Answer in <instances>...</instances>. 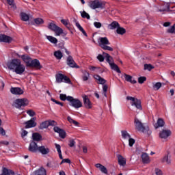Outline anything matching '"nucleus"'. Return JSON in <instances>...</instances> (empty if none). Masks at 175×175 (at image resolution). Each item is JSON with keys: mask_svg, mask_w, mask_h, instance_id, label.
<instances>
[{"mask_svg": "<svg viewBox=\"0 0 175 175\" xmlns=\"http://www.w3.org/2000/svg\"><path fill=\"white\" fill-rule=\"evenodd\" d=\"M122 137H123V139H129L131 135H129L126 131H122Z\"/></svg>", "mask_w": 175, "mask_h": 175, "instance_id": "79ce46f5", "label": "nucleus"}, {"mask_svg": "<svg viewBox=\"0 0 175 175\" xmlns=\"http://www.w3.org/2000/svg\"><path fill=\"white\" fill-rule=\"evenodd\" d=\"M95 166L97 167V169H99L102 173H104V174H107V168H106L105 165L100 163H97L95 165Z\"/></svg>", "mask_w": 175, "mask_h": 175, "instance_id": "5701e85b", "label": "nucleus"}, {"mask_svg": "<svg viewBox=\"0 0 175 175\" xmlns=\"http://www.w3.org/2000/svg\"><path fill=\"white\" fill-rule=\"evenodd\" d=\"M162 162L167 163V165H170V163H172L171 157L169 156V154L165 156L162 159Z\"/></svg>", "mask_w": 175, "mask_h": 175, "instance_id": "473e14b6", "label": "nucleus"}, {"mask_svg": "<svg viewBox=\"0 0 175 175\" xmlns=\"http://www.w3.org/2000/svg\"><path fill=\"white\" fill-rule=\"evenodd\" d=\"M127 100H131V106H135L139 110H142V102L137 98H135L132 96H127Z\"/></svg>", "mask_w": 175, "mask_h": 175, "instance_id": "9d476101", "label": "nucleus"}, {"mask_svg": "<svg viewBox=\"0 0 175 175\" xmlns=\"http://www.w3.org/2000/svg\"><path fill=\"white\" fill-rule=\"evenodd\" d=\"M159 12H170V3H165L161 6Z\"/></svg>", "mask_w": 175, "mask_h": 175, "instance_id": "4be33fe9", "label": "nucleus"}, {"mask_svg": "<svg viewBox=\"0 0 175 175\" xmlns=\"http://www.w3.org/2000/svg\"><path fill=\"white\" fill-rule=\"evenodd\" d=\"M75 144H76V142H75V140L70 139V140L69 141V144H68V146H69L70 147H75Z\"/></svg>", "mask_w": 175, "mask_h": 175, "instance_id": "bf43d9fd", "label": "nucleus"}, {"mask_svg": "<svg viewBox=\"0 0 175 175\" xmlns=\"http://www.w3.org/2000/svg\"><path fill=\"white\" fill-rule=\"evenodd\" d=\"M142 159L144 163H150V157H148V154H147L146 153H143L142 154Z\"/></svg>", "mask_w": 175, "mask_h": 175, "instance_id": "cd10ccee", "label": "nucleus"}, {"mask_svg": "<svg viewBox=\"0 0 175 175\" xmlns=\"http://www.w3.org/2000/svg\"><path fill=\"white\" fill-rule=\"evenodd\" d=\"M14 174V172L5 167H2V172L0 175H11Z\"/></svg>", "mask_w": 175, "mask_h": 175, "instance_id": "a878e982", "label": "nucleus"}, {"mask_svg": "<svg viewBox=\"0 0 175 175\" xmlns=\"http://www.w3.org/2000/svg\"><path fill=\"white\" fill-rule=\"evenodd\" d=\"M98 46L103 49V50H108V51H113V48L109 46L110 44V42L107 37H100L98 39Z\"/></svg>", "mask_w": 175, "mask_h": 175, "instance_id": "7ed1b4c3", "label": "nucleus"}, {"mask_svg": "<svg viewBox=\"0 0 175 175\" xmlns=\"http://www.w3.org/2000/svg\"><path fill=\"white\" fill-rule=\"evenodd\" d=\"M147 80V78L146 77H141L138 78V83L139 84H143V83H144V81H146Z\"/></svg>", "mask_w": 175, "mask_h": 175, "instance_id": "8fccbe9b", "label": "nucleus"}, {"mask_svg": "<svg viewBox=\"0 0 175 175\" xmlns=\"http://www.w3.org/2000/svg\"><path fill=\"white\" fill-rule=\"evenodd\" d=\"M10 92L12 93L13 95H23L24 94V90L20 88H12L10 89Z\"/></svg>", "mask_w": 175, "mask_h": 175, "instance_id": "6ab92c4d", "label": "nucleus"}, {"mask_svg": "<svg viewBox=\"0 0 175 175\" xmlns=\"http://www.w3.org/2000/svg\"><path fill=\"white\" fill-rule=\"evenodd\" d=\"M27 135H28V131H27L25 130H23L22 133H21L22 137H25V136H27Z\"/></svg>", "mask_w": 175, "mask_h": 175, "instance_id": "338daca9", "label": "nucleus"}, {"mask_svg": "<svg viewBox=\"0 0 175 175\" xmlns=\"http://www.w3.org/2000/svg\"><path fill=\"white\" fill-rule=\"evenodd\" d=\"M29 103V101L27 98H18L14 100L12 106L16 107V109H21L23 107L28 106Z\"/></svg>", "mask_w": 175, "mask_h": 175, "instance_id": "39448f33", "label": "nucleus"}, {"mask_svg": "<svg viewBox=\"0 0 175 175\" xmlns=\"http://www.w3.org/2000/svg\"><path fill=\"white\" fill-rule=\"evenodd\" d=\"M49 122V126H54L55 125H57V122L54 120H48Z\"/></svg>", "mask_w": 175, "mask_h": 175, "instance_id": "e2e57ef3", "label": "nucleus"}, {"mask_svg": "<svg viewBox=\"0 0 175 175\" xmlns=\"http://www.w3.org/2000/svg\"><path fill=\"white\" fill-rule=\"evenodd\" d=\"M54 132L59 134V137L62 139H65L66 137V132L64 131V129H62L61 128L58 126H55L53 128Z\"/></svg>", "mask_w": 175, "mask_h": 175, "instance_id": "9b49d317", "label": "nucleus"}, {"mask_svg": "<svg viewBox=\"0 0 175 175\" xmlns=\"http://www.w3.org/2000/svg\"><path fill=\"white\" fill-rule=\"evenodd\" d=\"M0 144H3V146H9V142H8V141H1V142H0Z\"/></svg>", "mask_w": 175, "mask_h": 175, "instance_id": "774afa93", "label": "nucleus"}, {"mask_svg": "<svg viewBox=\"0 0 175 175\" xmlns=\"http://www.w3.org/2000/svg\"><path fill=\"white\" fill-rule=\"evenodd\" d=\"M62 163H70V159H64L62 161V162L60 163V165H62Z\"/></svg>", "mask_w": 175, "mask_h": 175, "instance_id": "680f3d73", "label": "nucleus"}, {"mask_svg": "<svg viewBox=\"0 0 175 175\" xmlns=\"http://www.w3.org/2000/svg\"><path fill=\"white\" fill-rule=\"evenodd\" d=\"M46 170L43 167H40V169L34 172V175H46Z\"/></svg>", "mask_w": 175, "mask_h": 175, "instance_id": "c85d7f7f", "label": "nucleus"}, {"mask_svg": "<svg viewBox=\"0 0 175 175\" xmlns=\"http://www.w3.org/2000/svg\"><path fill=\"white\" fill-rule=\"evenodd\" d=\"M27 114H28L30 117H33L36 113L33 111V110L30 109L27 111Z\"/></svg>", "mask_w": 175, "mask_h": 175, "instance_id": "864d4df0", "label": "nucleus"}, {"mask_svg": "<svg viewBox=\"0 0 175 175\" xmlns=\"http://www.w3.org/2000/svg\"><path fill=\"white\" fill-rule=\"evenodd\" d=\"M56 83H67L68 84H70V79L64 74H57L55 75Z\"/></svg>", "mask_w": 175, "mask_h": 175, "instance_id": "1a4fd4ad", "label": "nucleus"}, {"mask_svg": "<svg viewBox=\"0 0 175 175\" xmlns=\"http://www.w3.org/2000/svg\"><path fill=\"white\" fill-rule=\"evenodd\" d=\"M161 87H162V83H161V82H157L153 85V88L157 91H158Z\"/></svg>", "mask_w": 175, "mask_h": 175, "instance_id": "de8ad7c7", "label": "nucleus"}, {"mask_svg": "<svg viewBox=\"0 0 175 175\" xmlns=\"http://www.w3.org/2000/svg\"><path fill=\"white\" fill-rule=\"evenodd\" d=\"M135 129L139 132H142L146 135H151V131L148 129V126L143 124L138 118H135L134 120Z\"/></svg>", "mask_w": 175, "mask_h": 175, "instance_id": "f03ea898", "label": "nucleus"}, {"mask_svg": "<svg viewBox=\"0 0 175 175\" xmlns=\"http://www.w3.org/2000/svg\"><path fill=\"white\" fill-rule=\"evenodd\" d=\"M108 88H109V86H107V85L106 84L103 85V94L104 96H105V98H107V92Z\"/></svg>", "mask_w": 175, "mask_h": 175, "instance_id": "c03bdc74", "label": "nucleus"}, {"mask_svg": "<svg viewBox=\"0 0 175 175\" xmlns=\"http://www.w3.org/2000/svg\"><path fill=\"white\" fill-rule=\"evenodd\" d=\"M0 135H2V136H5L6 135V132L2 127H0Z\"/></svg>", "mask_w": 175, "mask_h": 175, "instance_id": "0e129e2a", "label": "nucleus"}, {"mask_svg": "<svg viewBox=\"0 0 175 175\" xmlns=\"http://www.w3.org/2000/svg\"><path fill=\"white\" fill-rule=\"evenodd\" d=\"M59 98L61 100H63L65 102V100H68V96H66V94H60Z\"/></svg>", "mask_w": 175, "mask_h": 175, "instance_id": "603ef678", "label": "nucleus"}, {"mask_svg": "<svg viewBox=\"0 0 175 175\" xmlns=\"http://www.w3.org/2000/svg\"><path fill=\"white\" fill-rule=\"evenodd\" d=\"M155 174L162 175V171L158 168L155 169Z\"/></svg>", "mask_w": 175, "mask_h": 175, "instance_id": "69168bd1", "label": "nucleus"}, {"mask_svg": "<svg viewBox=\"0 0 175 175\" xmlns=\"http://www.w3.org/2000/svg\"><path fill=\"white\" fill-rule=\"evenodd\" d=\"M8 3L11 6V9L16 10V5L14 4V0H7Z\"/></svg>", "mask_w": 175, "mask_h": 175, "instance_id": "a18cd8bd", "label": "nucleus"}, {"mask_svg": "<svg viewBox=\"0 0 175 175\" xmlns=\"http://www.w3.org/2000/svg\"><path fill=\"white\" fill-rule=\"evenodd\" d=\"M20 16L23 21H28L29 20V16L25 12H21Z\"/></svg>", "mask_w": 175, "mask_h": 175, "instance_id": "e433bc0d", "label": "nucleus"}, {"mask_svg": "<svg viewBox=\"0 0 175 175\" xmlns=\"http://www.w3.org/2000/svg\"><path fill=\"white\" fill-rule=\"evenodd\" d=\"M144 69L145 70H151L152 69H154V67L151 64H145Z\"/></svg>", "mask_w": 175, "mask_h": 175, "instance_id": "3c124183", "label": "nucleus"}, {"mask_svg": "<svg viewBox=\"0 0 175 175\" xmlns=\"http://www.w3.org/2000/svg\"><path fill=\"white\" fill-rule=\"evenodd\" d=\"M0 42H3V43H12V42H13V38L5 34H1Z\"/></svg>", "mask_w": 175, "mask_h": 175, "instance_id": "ddd939ff", "label": "nucleus"}, {"mask_svg": "<svg viewBox=\"0 0 175 175\" xmlns=\"http://www.w3.org/2000/svg\"><path fill=\"white\" fill-rule=\"evenodd\" d=\"M94 78L96 80H98V84H102L103 85L106 84V80L105 79H103L102 77L98 75H95L94 76Z\"/></svg>", "mask_w": 175, "mask_h": 175, "instance_id": "393cba45", "label": "nucleus"}, {"mask_svg": "<svg viewBox=\"0 0 175 175\" xmlns=\"http://www.w3.org/2000/svg\"><path fill=\"white\" fill-rule=\"evenodd\" d=\"M42 139V136L38 133H33V139L36 140V142H39Z\"/></svg>", "mask_w": 175, "mask_h": 175, "instance_id": "ea45409f", "label": "nucleus"}, {"mask_svg": "<svg viewBox=\"0 0 175 175\" xmlns=\"http://www.w3.org/2000/svg\"><path fill=\"white\" fill-rule=\"evenodd\" d=\"M39 150V147L38 146V144L35 142H31L29 146V151L31 152H36Z\"/></svg>", "mask_w": 175, "mask_h": 175, "instance_id": "a211bd4d", "label": "nucleus"}, {"mask_svg": "<svg viewBox=\"0 0 175 175\" xmlns=\"http://www.w3.org/2000/svg\"><path fill=\"white\" fill-rule=\"evenodd\" d=\"M118 162L120 166H125L126 165V159L124 158L122 155L118 154Z\"/></svg>", "mask_w": 175, "mask_h": 175, "instance_id": "412c9836", "label": "nucleus"}, {"mask_svg": "<svg viewBox=\"0 0 175 175\" xmlns=\"http://www.w3.org/2000/svg\"><path fill=\"white\" fill-rule=\"evenodd\" d=\"M67 100L70 102V106H72V107H75V109H80V107H83V103L77 98H74L73 97L68 96Z\"/></svg>", "mask_w": 175, "mask_h": 175, "instance_id": "0eeeda50", "label": "nucleus"}, {"mask_svg": "<svg viewBox=\"0 0 175 175\" xmlns=\"http://www.w3.org/2000/svg\"><path fill=\"white\" fill-rule=\"evenodd\" d=\"M61 23L67 28H69V22L65 19H62Z\"/></svg>", "mask_w": 175, "mask_h": 175, "instance_id": "5fc2aeb1", "label": "nucleus"}, {"mask_svg": "<svg viewBox=\"0 0 175 175\" xmlns=\"http://www.w3.org/2000/svg\"><path fill=\"white\" fill-rule=\"evenodd\" d=\"M46 38L51 43H53V44H57V43H58V40L55 37L51 36H46Z\"/></svg>", "mask_w": 175, "mask_h": 175, "instance_id": "7c9ffc66", "label": "nucleus"}, {"mask_svg": "<svg viewBox=\"0 0 175 175\" xmlns=\"http://www.w3.org/2000/svg\"><path fill=\"white\" fill-rule=\"evenodd\" d=\"M38 152L42 155H47L50 152V148L47 146H42L38 147Z\"/></svg>", "mask_w": 175, "mask_h": 175, "instance_id": "aec40b11", "label": "nucleus"}, {"mask_svg": "<svg viewBox=\"0 0 175 175\" xmlns=\"http://www.w3.org/2000/svg\"><path fill=\"white\" fill-rule=\"evenodd\" d=\"M53 55L57 59H61L62 57H64V54H62V52H61V51H55Z\"/></svg>", "mask_w": 175, "mask_h": 175, "instance_id": "f704fd0d", "label": "nucleus"}, {"mask_svg": "<svg viewBox=\"0 0 175 175\" xmlns=\"http://www.w3.org/2000/svg\"><path fill=\"white\" fill-rule=\"evenodd\" d=\"M165 126V121H163V119L159 118L157 120V123L154 124V128L156 129H158V128H162V126Z\"/></svg>", "mask_w": 175, "mask_h": 175, "instance_id": "b1692460", "label": "nucleus"}, {"mask_svg": "<svg viewBox=\"0 0 175 175\" xmlns=\"http://www.w3.org/2000/svg\"><path fill=\"white\" fill-rule=\"evenodd\" d=\"M7 66L10 70H13L16 75H23L25 72V66L21 63L19 59H13L7 63Z\"/></svg>", "mask_w": 175, "mask_h": 175, "instance_id": "f257e3e1", "label": "nucleus"}, {"mask_svg": "<svg viewBox=\"0 0 175 175\" xmlns=\"http://www.w3.org/2000/svg\"><path fill=\"white\" fill-rule=\"evenodd\" d=\"M89 79H90V72L85 70L83 71V75H82L83 81H88Z\"/></svg>", "mask_w": 175, "mask_h": 175, "instance_id": "c9c22d12", "label": "nucleus"}, {"mask_svg": "<svg viewBox=\"0 0 175 175\" xmlns=\"http://www.w3.org/2000/svg\"><path fill=\"white\" fill-rule=\"evenodd\" d=\"M34 23L36 25H40L41 24H43L44 21L41 18H37L34 19Z\"/></svg>", "mask_w": 175, "mask_h": 175, "instance_id": "49530a36", "label": "nucleus"}, {"mask_svg": "<svg viewBox=\"0 0 175 175\" xmlns=\"http://www.w3.org/2000/svg\"><path fill=\"white\" fill-rule=\"evenodd\" d=\"M103 54L105 57L106 61L111 66V68L113 69V70H116V72H117L118 73H120L121 70H120V68H118V66L114 64V60L113 59V57L110 56L109 53H103Z\"/></svg>", "mask_w": 175, "mask_h": 175, "instance_id": "20e7f679", "label": "nucleus"}, {"mask_svg": "<svg viewBox=\"0 0 175 175\" xmlns=\"http://www.w3.org/2000/svg\"><path fill=\"white\" fill-rule=\"evenodd\" d=\"M67 65L70 68H77V69L79 68V66L75 62L73 57L72 56H68L67 58Z\"/></svg>", "mask_w": 175, "mask_h": 175, "instance_id": "dca6fc26", "label": "nucleus"}, {"mask_svg": "<svg viewBox=\"0 0 175 175\" xmlns=\"http://www.w3.org/2000/svg\"><path fill=\"white\" fill-rule=\"evenodd\" d=\"M55 147L57 149V151L58 154L60 153V152H62L61 151V145H59L58 144H55Z\"/></svg>", "mask_w": 175, "mask_h": 175, "instance_id": "4d7b16f0", "label": "nucleus"}, {"mask_svg": "<svg viewBox=\"0 0 175 175\" xmlns=\"http://www.w3.org/2000/svg\"><path fill=\"white\" fill-rule=\"evenodd\" d=\"M67 120L70 124H74L75 125V126H79V122L77 121L73 120L72 118H71L70 116H68Z\"/></svg>", "mask_w": 175, "mask_h": 175, "instance_id": "a19ab883", "label": "nucleus"}, {"mask_svg": "<svg viewBox=\"0 0 175 175\" xmlns=\"http://www.w3.org/2000/svg\"><path fill=\"white\" fill-rule=\"evenodd\" d=\"M123 76L126 81L131 83V84H136L137 81L135 79H132V76L126 74H124Z\"/></svg>", "mask_w": 175, "mask_h": 175, "instance_id": "bb28decb", "label": "nucleus"}, {"mask_svg": "<svg viewBox=\"0 0 175 175\" xmlns=\"http://www.w3.org/2000/svg\"><path fill=\"white\" fill-rule=\"evenodd\" d=\"M135 144V139L133 138H129V145L130 147H133Z\"/></svg>", "mask_w": 175, "mask_h": 175, "instance_id": "6e6d98bb", "label": "nucleus"}, {"mask_svg": "<svg viewBox=\"0 0 175 175\" xmlns=\"http://www.w3.org/2000/svg\"><path fill=\"white\" fill-rule=\"evenodd\" d=\"M88 6L90 9H103L105 3L99 0L91 1L89 2Z\"/></svg>", "mask_w": 175, "mask_h": 175, "instance_id": "6e6552de", "label": "nucleus"}, {"mask_svg": "<svg viewBox=\"0 0 175 175\" xmlns=\"http://www.w3.org/2000/svg\"><path fill=\"white\" fill-rule=\"evenodd\" d=\"M167 32L168 33H175V25L170 27L167 30Z\"/></svg>", "mask_w": 175, "mask_h": 175, "instance_id": "09e8293b", "label": "nucleus"}, {"mask_svg": "<svg viewBox=\"0 0 175 175\" xmlns=\"http://www.w3.org/2000/svg\"><path fill=\"white\" fill-rule=\"evenodd\" d=\"M21 58H22L23 61H24V62H25L27 66H28V65H29V62L31 60V57H29V56H27L25 55H23L21 56Z\"/></svg>", "mask_w": 175, "mask_h": 175, "instance_id": "72a5a7b5", "label": "nucleus"}, {"mask_svg": "<svg viewBox=\"0 0 175 175\" xmlns=\"http://www.w3.org/2000/svg\"><path fill=\"white\" fill-rule=\"evenodd\" d=\"M116 32L118 33V35H124V33L126 32V30L124 29V27L119 26V27L116 29Z\"/></svg>", "mask_w": 175, "mask_h": 175, "instance_id": "58836bf2", "label": "nucleus"}, {"mask_svg": "<svg viewBox=\"0 0 175 175\" xmlns=\"http://www.w3.org/2000/svg\"><path fill=\"white\" fill-rule=\"evenodd\" d=\"M120 26V24L117 21H113L111 24L109 25L108 27L109 29H118Z\"/></svg>", "mask_w": 175, "mask_h": 175, "instance_id": "c756f323", "label": "nucleus"}, {"mask_svg": "<svg viewBox=\"0 0 175 175\" xmlns=\"http://www.w3.org/2000/svg\"><path fill=\"white\" fill-rule=\"evenodd\" d=\"M81 16L83 18H87L88 20H90V18H91L90 14H88V13H87L85 11L81 12Z\"/></svg>", "mask_w": 175, "mask_h": 175, "instance_id": "37998d69", "label": "nucleus"}, {"mask_svg": "<svg viewBox=\"0 0 175 175\" xmlns=\"http://www.w3.org/2000/svg\"><path fill=\"white\" fill-rule=\"evenodd\" d=\"M75 25H76L77 28H78V29H79V31H81V32H82V33L85 36H87V33L85 32V31L84 30L83 27H81V25H80V23H79V22H76Z\"/></svg>", "mask_w": 175, "mask_h": 175, "instance_id": "4c0bfd02", "label": "nucleus"}, {"mask_svg": "<svg viewBox=\"0 0 175 175\" xmlns=\"http://www.w3.org/2000/svg\"><path fill=\"white\" fill-rule=\"evenodd\" d=\"M36 120V118H33L30 120L27 121L25 122V128L26 129H28L29 128H35L37 124L35 122Z\"/></svg>", "mask_w": 175, "mask_h": 175, "instance_id": "2eb2a0df", "label": "nucleus"}, {"mask_svg": "<svg viewBox=\"0 0 175 175\" xmlns=\"http://www.w3.org/2000/svg\"><path fill=\"white\" fill-rule=\"evenodd\" d=\"M170 135H172V132L170 130H162L159 133V137L161 139H167Z\"/></svg>", "mask_w": 175, "mask_h": 175, "instance_id": "f3484780", "label": "nucleus"}, {"mask_svg": "<svg viewBox=\"0 0 175 175\" xmlns=\"http://www.w3.org/2000/svg\"><path fill=\"white\" fill-rule=\"evenodd\" d=\"M97 59H98L100 62H103L105 61V57L102 55H98L97 56Z\"/></svg>", "mask_w": 175, "mask_h": 175, "instance_id": "13d9d810", "label": "nucleus"}, {"mask_svg": "<svg viewBox=\"0 0 175 175\" xmlns=\"http://www.w3.org/2000/svg\"><path fill=\"white\" fill-rule=\"evenodd\" d=\"M27 66H31L32 68H36V69H41L42 66L39 60L35 59L30 60L29 65Z\"/></svg>", "mask_w": 175, "mask_h": 175, "instance_id": "f8f14e48", "label": "nucleus"}, {"mask_svg": "<svg viewBox=\"0 0 175 175\" xmlns=\"http://www.w3.org/2000/svg\"><path fill=\"white\" fill-rule=\"evenodd\" d=\"M84 106L86 109H92V103L88 98V96L84 95L83 96Z\"/></svg>", "mask_w": 175, "mask_h": 175, "instance_id": "4468645a", "label": "nucleus"}, {"mask_svg": "<svg viewBox=\"0 0 175 175\" xmlns=\"http://www.w3.org/2000/svg\"><path fill=\"white\" fill-rule=\"evenodd\" d=\"M48 28L49 29H51V31H53V32H55V36H61V35L64 33V30L61 27L57 26L55 23H49L48 25Z\"/></svg>", "mask_w": 175, "mask_h": 175, "instance_id": "423d86ee", "label": "nucleus"}, {"mask_svg": "<svg viewBox=\"0 0 175 175\" xmlns=\"http://www.w3.org/2000/svg\"><path fill=\"white\" fill-rule=\"evenodd\" d=\"M94 25L96 28H100L102 27V23L99 22H94Z\"/></svg>", "mask_w": 175, "mask_h": 175, "instance_id": "052dcab7", "label": "nucleus"}, {"mask_svg": "<svg viewBox=\"0 0 175 175\" xmlns=\"http://www.w3.org/2000/svg\"><path fill=\"white\" fill-rule=\"evenodd\" d=\"M48 126H50V122H49L48 120L42 122L40 126H39V129H47Z\"/></svg>", "mask_w": 175, "mask_h": 175, "instance_id": "2f4dec72", "label": "nucleus"}]
</instances>
